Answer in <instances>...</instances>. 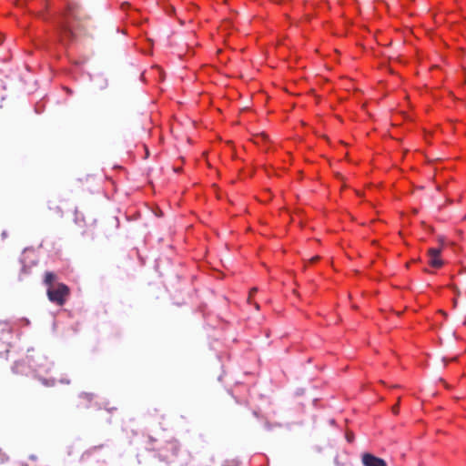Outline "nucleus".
Listing matches in <instances>:
<instances>
[{"label":"nucleus","instance_id":"obj_1","mask_svg":"<svg viewBox=\"0 0 466 466\" xmlns=\"http://www.w3.org/2000/svg\"><path fill=\"white\" fill-rule=\"evenodd\" d=\"M66 20L65 33L68 35L89 34L88 29L92 24L91 18L78 3L75 1L68 3Z\"/></svg>","mask_w":466,"mask_h":466},{"label":"nucleus","instance_id":"obj_2","mask_svg":"<svg viewBox=\"0 0 466 466\" xmlns=\"http://www.w3.org/2000/svg\"><path fill=\"white\" fill-rule=\"evenodd\" d=\"M56 279L57 276L54 272L46 271L44 276V284L47 286L48 299L58 306H63L69 296L70 290L66 284L56 283Z\"/></svg>","mask_w":466,"mask_h":466},{"label":"nucleus","instance_id":"obj_3","mask_svg":"<svg viewBox=\"0 0 466 466\" xmlns=\"http://www.w3.org/2000/svg\"><path fill=\"white\" fill-rule=\"evenodd\" d=\"M35 368V371L36 373V377L38 380L46 387H54L57 381L64 384H69V380L64 379L62 377L60 378H45L44 375H48L52 369L54 368V364L52 361H50L46 357H45L42 354H38L36 356V360L34 361L33 364Z\"/></svg>","mask_w":466,"mask_h":466},{"label":"nucleus","instance_id":"obj_4","mask_svg":"<svg viewBox=\"0 0 466 466\" xmlns=\"http://www.w3.org/2000/svg\"><path fill=\"white\" fill-rule=\"evenodd\" d=\"M64 216L62 208L55 202L49 201L47 204L46 217L48 219H60Z\"/></svg>","mask_w":466,"mask_h":466},{"label":"nucleus","instance_id":"obj_5","mask_svg":"<svg viewBox=\"0 0 466 466\" xmlns=\"http://www.w3.org/2000/svg\"><path fill=\"white\" fill-rule=\"evenodd\" d=\"M361 461L364 466H387L383 459L368 452L362 454Z\"/></svg>","mask_w":466,"mask_h":466},{"label":"nucleus","instance_id":"obj_6","mask_svg":"<svg viewBox=\"0 0 466 466\" xmlns=\"http://www.w3.org/2000/svg\"><path fill=\"white\" fill-rule=\"evenodd\" d=\"M429 264L433 268H441L443 265V261L439 256L430 257Z\"/></svg>","mask_w":466,"mask_h":466},{"label":"nucleus","instance_id":"obj_7","mask_svg":"<svg viewBox=\"0 0 466 466\" xmlns=\"http://www.w3.org/2000/svg\"><path fill=\"white\" fill-rule=\"evenodd\" d=\"M79 398L85 401H91L94 398V395L92 393L84 392L80 394Z\"/></svg>","mask_w":466,"mask_h":466},{"label":"nucleus","instance_id":"obj_8","mask_svg":"<svg viewBox=\"0 0 466 466\" xmlns=\"http://www.w3.org/2000/svg\"><path fill=\"white\" fill-rule=\"evenodd\" d=\"M441 251V248H432L428 250V254L430 257L440 256Z\"/></svg>","mask_w":466,"mask_h":466},{"label":"nucleus","instance_id":"obj_9","mask_svg":"<svg viewBox=\"0 0 466 466\" xmlns=\"http://www.w3.org/2000/svg\"><path fill=\"white\" fill-rule=\"evenodd\" d=\"M392 410L394 413H398L399 411V404H396L392 407Z\"/></svg>","mask_w":466,"mask_h":466},{"label":"nucleus","instance_id":"obj_10","mask_svg":"<svg viewBox=\"0 0 466 466\" xmlns=\"http://www.w3.org/2000/svg\"><path fill=\"white\" fill-rule=\"evenodd\" d=\"M319 259V256H315V257L310 258V262L314 263V262L318 261Z\"/></svg>","mask_w":466,"mask_h":466},{"label":"nucleus","instance_id":"obj_11","mask_svg":"<svg viewBox=\"0 0 466 466\" xmlns=\"http://www.w3.org/2000/svg\"><path fill=\"white\" fill-rule=\"evenodd\" d=\"M19 364L18 363H15V367L13 368V371L14 372H17V368H18Z\"/></svg>","mask_w":466,"mask_h":466},{"label":"nucleus","instance_id":"obj_12","mask_svg":"<svg viewBox=\"0 0 466 466\" xmlns=\"http://www.w3.org/2000/svg\"><path fill=\"white\" fill-rule=\"evenodd\" d=\"M256 291H257V289H256V288L252 289L250 290V296H251L253 293H255Z\"/></svg>","mask_w":466,"mask_h":466},{"label":"nucleus","instance_id":"obj_13","mask_svg":"<svg viewBox=\"0 0 466 466\" xmlns=\"http://www.w3.org/2000/svg\"><path fill=\"white\" fill-rule=\"evenodd\" d=\"M347 439H348V441H352V439H353V437H352V436L348 435V436H347Z\"/></svg>","mask_w":466,"mask_h":466},{"label":"nucleus","instance_id":"obj_14","mask_svg":"<svg viewBox=\"0 0 466 466\" xmlns=\"http://www.w3.org/2000/svg\"><path fill=\"white\" fill-rule=\"evenodd\" d=\"M439 241H440V243H441V245H443L444 240H443V238H439Z\"/></svg>","mask_w":466,"mask_h":466},{"label":"nucleus","instance_id":"obj_15","mask_svg":"<svg viewBox=\"0 0 466 466\" xmlns=\"http://www.w3.org/2000/svg\"><path fill=\"white\" fill-rule=\"evenodd\" d=\"M255 308H256L257 309H259V305H258V303H256V304H255Z\"/></svg>","mask_w":466,"mask_h":466}]
</instances>
